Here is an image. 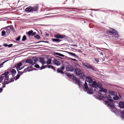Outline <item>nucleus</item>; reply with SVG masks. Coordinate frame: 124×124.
I'll return each mask as SVG.
<instances>
[{
  "mask_svg": "<svg viewBox=\"0 0 124 124\" xmlns=\"http://www.w3.org/2000/svg\"><path fill=\"white\" fill-rule=\"evenodd\" d=\"M90 86L93 88H94V90L93 89H89L88 87L87 84L85 82L84 84V87L85 88L84 90L85 91H86L87 92V93L90 94H92L93 93V91H94L97 92V91L96 90V89H98L97 87L100 88L99 91L102 92H104L106 93L107 92V90L104 88H101V84L99 82L97 83H96L95 81H93L91 84H90Z\"/></svg>",
  "mask_w": 124,
  "mask_h": 124,
  "instance_id": "obj_1",
  "label": "nucleus"
},
{
  "mask_svg": "<svg viewBox=\"0 0 124 124\" xmlns=\"http://www.w3.org/2000/svg\"><path fill=\"white\" fill-rule=\"evenodd\" d=\"M8 72H5L2 74L0 77V82L4 78L8 82V83L14 81V78L11 76L8 75Z\"/></svg>",
  "mask_w": 124,
  "mask_h": 124,
  "instance_id": "obj_2",
  "label": "nucleus"
},
{
  "mask_svg": "<svg viewBox=\"0 0 124 124\" xmlns=\"http://www.w3.org/2000/svg\"><path fill=\"white\" fill-rule=\"evenodd\" d=\"M106 97L108 100L105 101V102L107 104L108 106L110 107L111 109L113 108L114 107L113 100L111 99L112 98L108 93L106 94Z\"/></svg>",
  "mask_w": 124,
  "mask_h": 124,
  "instance_id": "obj_3",
  "label": "nucleus"
},
{
  "mask_svg": "<svg viewBox=\"0 0 124 124\" xmlns=\"http://www.w3.org/2000/svg\"><path fill=\"white\" fill-rule=\"evenodd\" d=\"M39 8V6L38 5H36L33 7L30 6L25 9V11L29 13L31 12L32 13L36 11Z\"/></svg>",
  "mask_w": 124,
  "mask_h": 124,
  "instance_id": "obj_4",
  "label": "nucleus"
},
{
  "mask_svg": "<svg viewBox=\"0 0 124 124\" xmlns=\"http://www.w3.org/2000/svg\"><path fill=\"white\" fill-rule=\"evenodd\" d=\"M38 59L36 57H33L31 59H28L26 60L25 61L26 62L29 63L30 64H32L33 65L35 64Z\"/></svg>",
  "mask_w": 124,
  "mask_h": 124,
  "instance_id": "obj_5",
  "label": "nucleus"
},
{
  "mask_svg": "<svg viewBox=\"0 0 124 124\" xmlns=\"http://www.w3.org/2000/svg\"><path fill=\"white\" fill-rule=\"evenodd\" d=\"M54 37L55 38H60L61 39L65 38L66 39L67 38V36L64 35H61L59 33H57V34H55Z\"/></svg>",
  "mask_w": 124,
  "mask_h": 124,
  "instance_id": "obj_6",
  "label": "nucleus"
},
{
  "mask_svg": "<svg viewBox=\"0 0 124 124\" xmlns=\"http://www.w3.org/2000/svg\"><path fill=\"white\" fill-rule=\"evenodd\" d=\"M9 73L8 75L11 76L12 77H14V75L16 73V71L14 69L11 70L9 71H7Z\"/></svg>",
  "mask_w": 124,
  "mask_h": 124,
  "instance_id": "obj_7",
  "label": "nucleus"
},
{
  "mask_svg": "<svg viewBox=\"0 0 124 124\" xmlns=\"http://www.w3.org/2000/svg\"><path fill=\"white\" fill-rule=\"evenodd\" d=\"M3 29L7 30V31H11L14 30V29L13 28V26H8L6 27Z\"/></svg>",
  "mask_w": 124,
  "mask_h": 124,
  "instance_id": "obj_8",
  "label": "nucleus"
},
{
  "mask_svg": "<svg viewBox=\"0 0 124 124\" xmlns=\"http://www.w3.org/2000/svg\"><path fill=\"white\" fill-rule=\"evenodd\" d=\"M66 70L67 71H72L74 70V68L71 66L68 65L66 67Z\"/></svg>",
  "mask_w": 124,
  "mask_h": 124,
  "instance_id": "obj_9",
  "label": "nucleus"
},
{
  "mask_svg": "<svg viewBox=\"0 0 124 124\" xmlns=\"http://www.w3.org/2000/svg\"><path fill=\"white\" fill-rule=\"evenodd\" d=\"M73 81L76 84H78L80 87H81V85L80 83V81L78 78H76L75 79H74Z\"/></svg>",
  "mask_w": 124,
  "mask_h": 124,
  "instance_id": "obj_10",
  "label": "nucleus"
},
{
  "mask_svg": "<svg viewBox=\"0 0 124 124\" xmlns=\"http://www.w3.org/2000/svg\"><path fill=\"white\" fill-rule=\"evenodd\" d=\"M40 62L43 65L46 63V61L45 58L43 57H40L39 58Z\"/></svg>",
  "mask_w": 124,
  "mask_h": 124,
  "instance_id": "obj_11",
  "label": "nucleus"
},
{
  "mask_svg": "<svg viewBox=\"0 0 124 124\" xmlns=\"http://www.w3.org/2000/svg\"><path fill=\"white\" fill-rule=\"evenodd\" d=\"M52 62L55 65L57 66L59 65L60 64V63L59 61L55 59L53 60Z\"/></svg>",
  "mask_w": 124,
  "mask_h": 124,
  "instance_id": "obj_12",
  "label": "nucleus"
},
{
  "mask_svg": "<svg viewBox=\"0 0 124 124\" xmlns=\"http://www.w3.org/2000/svg\"><path fill=\"white\" fill-rule=\"evenodd\" d=\"M75 72L76 75H79L81 74L80 70L78 68H77L75 69Z\"/></svg>",
  "mask_w": 124,
  "mask_h": 124,
  "instance_id": "obj_13",
  "label": "nucleus"
},
{
  "mask_svg": "<svg viewBox=\"0 0 124 124\" xmlns=\"http://www.w3.org/2000/svg\"><path fill=\"white\" fill-rule=\"evenodd\" d=\"M33 31H28V32H26V33L28 34L29 37H30L31 36H33L36 33L35 32H33Z\"/></svg>",
  "mask_w": 124,
  "mask_h": 124,
  "instance_id": "obj_14",
  "label": "nucleus"
},
{
  "mask_svg": "<svg viewBox=\"0 0 124 124\" xmlns=\"http://www.w3.org/2000/svg\"><path fill=\"white\" fill-rule=\"evenodd\" d=\"M108 93L114 96L117 95V93L115 91L112 90H109Z\"/></svg>",
  "mask_w": 124,
  "mask_h": 124,
  "instance_id": "obj_15",
  "label": "nucleus"
},
{
  "mask_svg": "<svg viewBox=\"0 0 124 124\" xmlns=\"http://www.w3.org/2000/svg\"><path fill=\"white\" fill-rule=\"evenodd\" d=\"M119 106L121 108H123L124 107V103L122 101H120L119 104H118Z\"/></svg>",
  "mask_w": 124,
  "mask_h": 124,
  "instance_id": "obj_16",
  "label": "nucleus"
},
{
  "mask_svg": "<svg viewBox=\"0 0 124 124\" xmlns=\"http://www.w3.org/2000/svg\"><path fill=\"white\" fill-rule=\"evenodd\" d=\"M51 65H45L44 66H43L42 67H41L40 68V70H41L43 69H44L45 68H46L47 67L48 68H51V67H52Z\"/></svg>",
  "mask_w": 124,
  "mask_h": 124,
  "instance_id": "obj_17",
  "label": "nucleus"
},
{
  "mask_svg": "<svg viewBox=\"0 0 124 124\" xmlns=\"http://www.w3.org/2000/svg\"><path fill=\"white\" fill-rule=\"evenodd\" d=\"M86 79L87 81H88L89 83H92L93 81L92 78L89 76L86 77Z\"/></svg>",
  "mask_w": 124,
  "mask_h": 124,
  "instance_id": "obj_18",
  "label": "nucleus"
},
{
  "mask_svg": "<svg viewBox=\"0 0 124 124\" xmlns=\"http://www.w3.org/2000/svg\"><path fill=\"white\" fill-rule=\"evenodd\" d=\"M108 33L109 32V33L111 35H112V37H114V36H115V35L117 36L118 34L116 32H113V31H107Z\"/></svg>",
  "mask_w": 124,
  "mask_h": 124,
  "instance_id": "obj_19",
  "label": "nucleus"
},
{
  "mask_svg": "<svg viewBox=\"0 0 124 124\" xmlns=\"http://www.w3.org/2000/svg\"><path fill=\"white\" fill-rule=\"evenodd\" d=\"M98 97H97L96 96H94L95 97V98L97 99L101 100H103L104 99V97L102 95H100V96H99V95H98Z\"/></svg>",
  "mask_w": 124,
  "mask_h": 124,
  "instance_id": "obj_20",
  "label": "nucleus"
},
{
  "mask_svg": "<svg viewBox=\"0 0 124 124\" xmlns=\"http://www.w3.org/2000/svg\"><path fill=\"white\" fill-rule=\"evenodd\" d=\"M52 40L53 42H59L61 41V40L58 39H51Z\"/></svg>",
  "mask_w": 124,
  "mask_h": 124,
  "instance_id": "obj_21",
  "label": "nucleus"
},
{
  "mask_svg": "<svg viewBox=\"0 0 124 124\" xmlns=\"http://www.w3.org/2000/svg\"><path fill=\"white\" fill-rule=\"evenodd\" d=\"M67 53L71 56L78 57V56L77 55H76L75 54L73 53L70 52H68Z\"/></svg>",
  "mask_w": 124,
  "mask_h": 124,
  "instance_id": "obj_22",
  "label": "nucleus"
},
{
  "mask_svg": "<svg viewBox=\"0 0 124 124\" xmlns=\"http://www.w3.org/2000/svg\"><path fill=\"white\" fill-rule=\"evenodd\" d=\"M4 82H3L2 83L3 84V87L4 88L5 87V85L7 84H8V82L6 80H5V79L4 78Z\"/></svg>",
  "mask_w": 124,
  "mask_h": 124,
  "instance_id": "obj_23",
  "label": "nucleus"
},
{
  "mask_svg": "<svg viewBox=\"0 0 124 124\" xmlns=\"http://www.w3.org/2000/svg\"><path fill=\"white\" fill-rule=\"evenodd\" d=\"M83 65L88 68H90V67H91V65L88 64L86 63H85L83 62Z\"/></svg>",
  "mask_w": 124,
  "mask_h": 124,
  "instance_id": "obj_24",
  "label": "nucleus"
},
{
  "mask_svg": "<svg viewBox=\"0 0 124 124\" xmlns=\"http://www.w3.org/2000/svg\"><path fill=\"white\" fill-rule=\"evenodd\" d=\"M120 115L122 118L124 119V112H121L120 113Z\"/></svg>",
  "mask_w": 124,
  "mask_h": 124,
  "instance_id": "obj_25",
  "label": "nucleus"
},
{
  "mask_svg": "<svg viewBox=\"0 0 124 124\" xmlns=\"http://www.w3.org/2000/svg\"><path fill=\"white\" fill-rule=\"evenodd\" d=\"M22 65V63L20 62L17 64L16 68L17 69V70Z\"/></svg>",
  "mask_w": 124,
  "mask_h": 124,
  "instance_id": "obj_26",
  "label": "nucleus"
},
{
  "mask_svg": "<svg viewBox=\"0 0 124 124\" xmlns=\"http://www.w3.org/2000/svg\"><path fill=\"white\" fill-rule=\"evenodd\" d=\"M114 96L113 97V98L114 100H117L119 99V97L116 95H114Z\"/></svg>",
  "mask_w": 124,
  "mask_h": 124,
  "instance_id": "obj_27",
  "label": "nucleus"
},
{
  "mask_svg": "<svg viewBox=\"0 0 124 124\" xmlns=\"http://www.w3.org/2000/svg\"><path fill=\"white\" fill-rule=\"evenodd\" d=\"M52 61V60L51 59H49L47 61H46V63L47 64H49L51 63Z\"/></svg>",
  "mask_w": 124,
  "mask_h": 124,
  "instance_id": "obj_28",
  "label": "nucleus"
},
{
  "mask_svg": "<svg viewBox=\"0 0 124 124\" xmlns=\"http://www.w3.org/2000/svg\"><path fill=\"white\" fill-rule=\"evenodd\" d=\"M57 71L58 73H60L62 74L63 73V72L59 68L58 69Z\"/></svg>",
  "mask_w": 124,
  "mask_h": 124,
  "instance_id": "obj_29",
  "label": "nucleus"
},
{
  "mask_svg": "<svg viewBox=\"0 0 124 124\" xmlns=\"http://www.w3.org/2000/svg\"><path fill=\"white\" fill-rule=\"evenodd\" d=\"M29 67H28L27 68L25 69L23 71V72H24V73L26 72L27 71H30L31 70H29L28 69Z\"/></svg>",
  "mask_w": 124,
  "mask_h": 124,
  "instance_id": "obj_30",
  "label": "nucleus"
},
{
  "mask_svg": "<svg viewBox=\"0 0 124 124\" xmlns=\"http://www.w3.org/2000/svg\"><path fill=\"white\" fill-rule=\"evenodd\" d=\"M20 76V74H17V75L14 78L16 80L19 78Z\"/></svg>",
  "mask_w": 124,
  "mask_h": 124,
  "instance_id": "obj_31",
  "label": "nucleus"
},
{
  "mask_svg": "<svg viewBox=\"0 0 124 124\" xmlns=\"http://www.w3.org/2000/svg\"><path fill=\"white\" fill-rule=\"evenodd\" d=\"M26 37L25 35H24L23 37L22 40L23 41H24L26 40Z\"/></svg>",
  "mask_w": 124,
  "mask_h": 124,
  "instance_id": "obj_32",
  "label": "nucleus"
},
{
  "mask_svg": "<svg viewBox=\"0 0 124 124\" xmlns=\"http://www.w3.org/2000/svg\"><path fill=\"white\" fill-rule=\"evenodd\" d=\"M56 55H59V56H62V57H64V55L61 53H56Z\"/></svg>",
  "mask_w": 124,
  "mask_h": 124,
  "instance_id": "obj_33",
  "label": "nucleus"
},
{
  "mask_svg": "<svg viewBox=\"0 0 124 124\" xmlns=\"http://www.w3.org/2000/svg\"><path fill=\"white\" fill-rule=\"evenodd\" d=\"M34 37H35L36 39H39L40 38V36L38 35H37L35 36H34Z\"/></svg>",
  "mask_w": 124,
  "mask_h": 124,
  "instance_id": "obj_34",
  "label": "nucleus"
},
{
  "mask_svg": "<svg viewBox=\"0 0 124 124\" xmlns=\"http://www.w3.org/2000/svg\"><path fill=\"white\" fill-rule=\"evenodd\" d=\"M20 38H21V36H20V35L17 38H16V40L17 41H19L20 40Z\"/></svg>",
  "mask_w": 124,
  "mask_h": 124,
  "instance_id": "obj_35",
  "label": "nucleus"
},
{
  "mask_svg": "<svg viewBox=\"0 0 124 124\" xmlns=\"http://www.w3.org/2000/svg\"><path fill=\"white\" fill-rule=\"evenodd\" d=\"M7 61H6L4 62H2V63H1L0 64V68L2 67V66L4 64V63Z\"/></svg>",
  "mask_w": 124,
  "mask_h": 124,
  "instance_id": "obj_36",
  "label": "nucleus"
},
{
  "mask_svg": "<svg viewBox=\"0 0 124 124\" xmlns=\"http://www.w3.org/2000/svg\"><path fill=\"white\" fill-rule=\"evenodd\" d=\"M2 36H4L6 34V31H2Z\"/></svg>",
  "mask_w": 124,
  "mask_h": 124,
  "instance_id": "obj_37",
  "label": "nucleus"
},
{
  "mask_svg": "<svg viewBox=\"0 0 124 124\" xmlns=\"http://www.w3.org/2000/svg\"><path fill=\"white\" fill-rule=\"evenodd\" d=\"M17 71L18 72V73H20V74H22L23 73V72H22V71H19V70H18V69L17 70Z\"/></svg>",
  "mask_w": 124,
  "mask_h": 124,
  "instance_id": "obj_38",
  "label": "nucleus"
},
{
  "mask_svg": "<svg viewBox=\"0 0 124 124\" xmlns=\"http://www.w3.org/2000/svg\"><path fill=\"white\" fill-rule=\"evenodd\" d=\"M35 67L38 68H39V65L38 64H36L34 65Z\"/></svg>",
  "mask_w": 124,
  "mask_h": 124,
  "instance_id": "obj_39",
  "label": "nucleus"
},
{
  "mask_svg": "<svg viewBox=\"0 0 124 124\" xmlns=\"http://www.w3.org/2000/svg\"><path fill=\"white\" fill-rule=\"evenodd\" d=\"M64 8L66 9L69 10H71L73 9V8Z\"/></svg>",
  "mask_w": 124,
  "mask_h": 124,
  "instance_id": "obj_40",
  "label": "nucleus"
},
{
  "mask_svg": "<svg viewBox=\"0 0 124 124\" xmlns=\"http://www.w3.org/2000/svg\"><path fill=\"white\" fill-rule=\"evenodd\" d=\"M13 45V44H11L8 45V47H10L12 46Z\"/></svg>",
  "mask_w": 124,
  "mask_h": 124,
  "instance_id": "obj_41",
  "label": "nucleus"
},
{
  "mask_svg": "<svg viewBox=\"0 0 124 124\" xmlns=\"http://www.w3.org/2000/svg\"><path fill=\"white\" fill-rule=\"evenodd\" d=\"M90 68V69L92 70H95L93 68V67H92V66H91V67L90 68Z\"/></svg>",
  "mask_w": 124,
  "mask_h": 124,
  "instance_id": "obj_42",
  "label": "nucleus"
},
{
  "mask_svg": "<svg viewBox=\"0 0 124 124\" xmlns=\"http://www.w3.org/2000/svg\"><path fill=\"white\" fill-rule=\"evenodd\" d=\"M54 71H55V70L54 68V67L53 66H52L51 67V68Z\"/></svg>",
  "mask_w": 124,
  "mask_h": 124,
  "instance_id": "obj_43",
  "label": "nucleus"
},
{
  "mask_svg": "<svg viewBox=\"0 0 124 124\" xmlns=\"http://www.w3.org/2000/svg\"><path fill=\"white\" fill-rule=\"evenodd\" d=\"M3 45L5 46H8V45L7 44L4 43L3 44Z\"/></svg>",
  "mask_w": 124,
  "mask_h": 124,
  "instance_id": "obj_44",
  "label": "nucleus"
},
{
  "mask_svg": "<svg viewBox=\"0 0 124 124\" xmlns=\"http://www.w3.org/2000/svg\"><path fill=\"white\" fill-rule=\"evenodd\" d=\"M94 60L95 61L97 62H99V60L97 58H95Z\"/></svg>",
  "mask_w": 124,
  "mask_h": 124,
  "instance_id": "obj_45",
  "label": "nucleus"
},
{
  "mask_svg": "<svg viewBox=\"0 0 124 124\" xmlns=\"http://www.w3.org/2000/svg\"><path fill=\"white\" fill-rule=\"evenodd\" d=\"M58 8H51V9H49L48 10H53V9H57Z\"/></svg>",
  "mask_w": 124,
  "mask_h": 124,
  "instance_id": "obj_46",
  "label": "nucleus"
},
{
  "mask_svg": "<svg viewBox=\"0 0 124 124\" xmlns=\"http://www.w3.org/2000/svg\"><path fill=\"white\" fill-rule=\"evenodd\" d=\"M64 66H62V67H61L60 69H61V70H64Z\"/></svg>",
  "mask_w": 124,
  "mask_h": 124,
  "instance_id": "obj_47",
  "label": "nucleus"
},
{
  "mask_svg": "<svg viewBox=\"0 0 124 124\" xmlns=\"http://www.w3.org/2000/svg\"><path fill=\"white\" fill-rule=\"evenodd\" d=\"M69 58L71 60H73V61H77V60L75 59H71V58Z\"/></svg>",
  "mask_w": 124,
  "mask_h": 124,
  "instance_id": "obj_48",
  "label": "nucleus"
},
{
  "mask_svg": "<svg viewBox=\"0 0 124 124\" xmlns=\"http://www.w3.org/2000/svg\"><path fill=\"white\" fill-rule=\"evenodd\" d=\"M3 89L2 88H0V93H1Z\"/></svg>",
  "mask_w": 124,
  "mask_h": 124,
  "instance_id": "obj_49",
  "label": "nucleus"
},
{
  "mask_svg": "<svg viewBox=\"0 0 124 124\" xmlns=\"http://www.w3.org/2000/svg\"><path fill=\"white\" fill-rule=\"evenodd\" d=\"M78 51L79 52H81V53H82V51L80 50V49H78Z\"/></svg>",
  "mask_w": 124,
  "mask_h": 124,
  "instance_id": "obj_50",
  "label": "nucleus"
},
{
  "mask_svg": "<svg viewBox=\"0 0 124 124\" xmlns=\"http://www.w3.org/2000/svg\"><path fill=\"white\" fill-rule=\"evenodd\" d=\"M111 31H115V30L114 29H111ZM110 31V30L109 31Z\"/></svg>",
  "mask_w": 124,
  "mask_h": 124,
  "instance_id": "obj_51",
  "label": "nucleus"
},
{
  "mask_svg": "<svg viewBox=\"0 0 124 124\" xmlns=\"http://www.w3.org/2000/svg\"><path fill=\"white\" fill-rule=\"evenodd\" d=\"M71 46H75L76 47H77V45H71Z\"/></svg>",
  "mask_w": 124,
  "mask_h": 124,
  "instance_id": "obj_52",
  "label": "nucleus"
},
{
  "mask_svg": "<svg viewBox=\"0 0 124 124\" xmlns=\"http://www.w3.org/2000/svg\"><path fill=\"white\" fill-rule=\"evenodd\" d=\"M42 42H44L45 43H49V42L48 41H43Z\"/></svg>",
  "mask_w": 124,
  "mask_h": 124,
  "instance_id": "obj_53",
  "label": "nucleus"
},
{
  "mask_svg": "<svg viewBox=\"0 0 124 124\" xmlns=\"http://www.w3.org/2000/svg\"><path fill=\"white\" fill-rule=\"evenodd\" d=\"M22 69V68H20V67H19V68L18 69V70H21Z\"/></svg>",
  "mask_w": 124,
  "mask_h": 124,
  "instance_id": "obj_54",
  "label": "nucleus"
},
{
  "mask_svg": "<svg viewBox=\"0 0 124 124\" xmlns=\"http://www.w3.org/2000/svg\"><path fill=\"white\" fill-rule=\"evenodd\" d=\"M42 41H38V42H36V43H39L40 42H42Z\"/></svg>",
  "mask_w": 124,
  "mask_h": 124,
  "instance_id": "obj_55",
  "label": "nucleus"
},
{
  "mask_svg": "<svg viewBox=\"0 0 124 124\" xmlns=\"http://www.w3.org/2000/svg\"><path fill=\"white\" fill-rule=\"evenodd\" d=\"M46 36H48L49 35V34H46Z\"/></svg>",
  "mask_w": 124,
  "mask_h": 124,
  "instance_id": "obj_56",
  "label": "nucleus"
},
{
  "mask_svg": "<svg viewBox=\"0 0 124 124\" xmlns=\"http://www.w3.org/2000/svg\"><path fill=\"white\" fill-rule=\"evenodd\" d=\"M7 33L8 34H9L10 33V31H7Z\"/></svg>",
  "mask_w": 124,
  "mask_h": 124,
  "instance_id": "obj_57",
  "label": "nucleus"
},
{
  "mask_svg": "<svg viewBox=\"0 0 124 124\" xmlns=\"http://www.w3.org/2000/svg\"><path fill=\"white\" fill-rule=\"evenodd\" d=\"M111 111L112 112H114V111L113 110V109H111Z\"/></svg>",
  "mask_w": 124,
  "mask_h": 124,
  "instance_id": "obj_58",
  "label": "nucleus"
},
{
  "mask_svg": "<svg viewBox=\"0 0 124 124\" xmlns=\"http://www.w3.org/2000/svg\"><path fill=\"white\" fill-rule=\"evenodd\" d=\"M98 93H99V94H100V93H99L100 92H99V91H98Z\"/></svg>",
  "mask_w": 124,
  "mask_h": 124,
  "instance_id": "obj_59",
  "label": "nucleus"
},
{
  "mask_svg": "<svg viewBox=\"0 0 124 124\" xmlns=\"http://www.w3.org/2000/svg\"><path fill=\"white\" fill-rule=\"evenodd\" d=\"M97 48L98 49H100L98 47H97Z\"/></svg>",
  "mask_w": 124,
  "mask_h": 124,
  "instance_id": "obj_60",
  "label": "nucleus"
},
{
  "mask_svg": "<svg viewBox=\"0 0 124 124\" xmlns=\"http://www.w3.org/2000/svg\"><path fill=\"white\" fill-rule=\"evenodd\" d=\"M71 49H73V48H72V47H71Z\"/></svg>",
  "mask_w": 124,
  "mask_h": 124,
  "instance_id": "obj_61",
  "label": "nucleus"
},
{
  "mask_svg": "<svg viewBox=\"0 0 124 124\" xmlns=\"http://www.w3.org/2000/svg\"><path fill=\"white\" fill-rule=\"evenodd\" d=\"M30 31H33L32 30H31Z\"/></svg>",
  "mask_w": 124,
  "mask_h": 124,
  "instance_id": "obj_62",
  "label": "nucleus"
},
{
  "mask_svg": "<svg viewBox=\"0 0 124 124\" xmlns=\"http://www.w3.org/2000/svg\"><path fill=\"white\" fill-rule=\"evenodd\" d=\"M1 45H0V47H1Z\"/></svg>",
  "mask_w": 124,
  "mask_h": 124,
  "instance_id": "obj_63",
  "label": "nucleus"
},
{
  "mask_svg": "<svg viewBox=\"0 0 124 124\" xmlns=\"http://www.w3.org/2000/svg\"><path fill=\"white\" fill-rule=\"evenodd\" d=\"M90 46L91 47V45H90Z\"/></svg>",
  "mask_w": 124,
  "mask_h": 124,
  "instance_id": "obj_64",
  "label": "nucleus"
}]
</instances>
